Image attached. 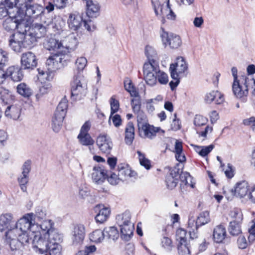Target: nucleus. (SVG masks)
<instances>
[{"label":"nucleus","mask_w":255,"mask_h":255,"mask_svg":"<svg viewBox=\"0 0 255 255\" xmlns=\"http://www.w3.org/2000/svg\"><path fill=\"white\" fill-rule=\"evenodd\" d=\"M28 244L31 243L36 253L44 254L49 252L50 255H60L61 246L52 237L45 236L39 231H30L27 234Z\"/></svg>","instance_id":"obj_1"},{"label":"nucleus","mask_w":255,"mask_h":255,"mask_svg":"<svg viewBox=\"0 0 255 255\" xmlns=\"http://www.w3.org/2000/svg\"><path fill=\"white\" fill-rule=\"evenodd\" d=\"M68 61V56L67 55L61 53L51 55L46 60L47 71H44L40 68L37 69L39 78L40 77L43 80L50 81L52 78L50 77L51 74L67 65Z\"/></svg>","instance_id":"obj_2"},{"label":"nucleus","mask_w":255,"mask_h":255,"mask_svg":"<svg viewBox=\"0 0 255 255\" xmlns=\"http://www.w3.org/2000/svg\"><path fill=\"white\" fill-rule=\"evenodd\" d=\"M35 227L37 225L35 224L34 221V214L28 213L19 219L15 224L14 228L9 231H7V236L12 237L14 234H28L30 231H34Z\"/></svg>","instance_id":"obj_3"},{"label":"nucleus","mask_w":255,"mask_h":255,"mask_svg":"<svg viewBox=\"0 0 255 255\" xmlns=\"http://www.w3.org/2000/svg\"><path fill=\"white\" fill-rule=\"evenodd\" d=\"M12 12L16 11V13L13 15L8 16L2 23L3 28L7 31H10L17 29V31L20 30L22 27H26L24 21V12L22 8H19L18 6H15L12 9L9 8Z\"/></svg>","instance_id":"obj_4"},{"label":"nucleus","mask_w":255,"mask_h":255,"mask_svg":"<svg viewBox=\"0 0 255 255\" xmlns=\"http://www.w3.org/2000/svg\"><path fill=\"white\" fill-rule=\"evenodd\" d=\"M6 242L8 244L12 255H23L25 246L28 244V238L26 234H14L12 237L7 236L5 233Z\"/></svg>","instance_id":"obj_5"},{"label":"nucleus","mask_w":255,"mask_h":255,"mask_svg":"<svg viewBox=\"0 0 255 255\" xmlns=\"http://www.w3.org/2000/svg\"><path fill=\"white\" fill-rule=\"evenodd\" d=\"M179 178H180L181 182L185 185L190 186L192 188L194 187L193 184L188 182V181H191V179L189 173L183 172L181 174H180L179 169L175 168L171 170L170 173L166 176L165 182L167 188L170 190H172L175 188L178 183Z\"/></svg>","instance_id":"obj_6"},{"label":"nucleus","mask_w":255,"mask_h":255,"mask_svg":"<svg viewBox=\"0 0 255 255\" xmlns=\"http://www.w3.org/2000/svg\"><path fill=\"white\" fill-rule=\"evenodd\" d=\"M69 28L73 31L79 30L83 25L89 31H92L96 29V26L92 20H84L81 14L77 12L70 13L67 20Z\"/></svg>","instance_id":"obj_7"},{"label":"nucleus","mask_w":255,"mask_h":255,"mask_svg":"<svg viewBox=\"0 0 255 255\" xmlns=\"http://www.w3.org/2000/svg\"><path fill=\"white\" fill-rule=\"evenodd\" d=\"M67 108V100L62 99L57 106L52 118L51 126L54 131L58 132L60 130L62 126L63 119L66 116Z\"/></svg>","instance_id":"obj_8"},{"label":"nucleus","mask_w":255,"mask_h":255,"mask_svg":"<svg viewBox=\"0 0 255 255\" xmlns=\"http://www.w3.org/2000/svg\"><path fill=\"white\" fill-rule=\"evenodd\" d=\"M250 79L245 76L240 77L239 81H234L232 90L235 96L245 103L247 101Z\"/></svg>","instance_id":"obj_9"},{"label":"nucleus","mask_w":255,"mask_h":255,"mask_svg":"<svg viewBox=\"0 0 255 255\" xmlns=\"http://www.w3.org/2000/svg\"><path fill=\"white\" fill-rule=\"evenodd\" d=\"M188 69V65L185 58L182 56H178L176 58L175 62L170 65L169 71L171 77H184Z\"/></svg>","instance_id":"obj_10"},{"label":"nucleus","mask_w":255,"mask_h":255,"mask_svg":"<svg viewBox=\"0 0 255 255\" xmlns=\"http://www.w3.org/2000/svg\"><path fill=\"white\" fill-rule=\"evenodd\" d=\"M71 97L74 100H79L86 96L87 86L84 84L79 77H74L71 83Z\"/></svg>","instance_id":"obj_11"},{"label":"nucleus","mask_w":255,"mask_h":255,"mask_svg":"<svg viewBox=\"0 0 255 255\" xmlns=\"http://www.w3.org/2000/svg\"><path fill=\"white\" fill-rule=\"evenodd\" d=\"M161 29L162 33L160 36L165 46L168 45L170 48L177 49L181 45L182 40L179 35L173 33H168L164 31L163 28H161Z\"/></svg>","instance_id":"obj_12"},{"label":"nucleus","mask_w":255,"mask_h":255,"mask_svg":"<svg viewBox=\"0 0 255 255\" xmlns=\"http://www.w3.org/2000/svg\"><path fill=\"white\" fill-rule=\"evenodd\" d=\"M158 65H152L150 63H144L143 66V78L145 83L150 86L156 84V71Z\"/></svg>","instance_id":"obj_13"},{"label":"nucleus","mask_w":255,"mask_h":255,"mask_svg":"<svg viewBox=\"0 0 255 255\" xmlns=\"http://www.w3.org/2000/svg\"><path fill=\"white\" fill-rule=\"evenodd\" d=\"M38 59L35 54L30 51L23 53L20 58L21 68L24 70H32L37 65Z\"/></svg>","instance_id":"obj_14"},{"label":"nucleus","mask_w":255,"mask_h":255,"mask_svg":"<svg viewBox=\"0 0 255 255\" xmlns=\"http://www.w3.org/2000/svg\"><path fill=\"white\" fill-rule=\"evenodd\" d=\"M32 0H26L23 1V5L25 8V13H24V17L27 16L29 17L36 18L39 15H41V18L42 19L43 16L41 14L43 12V8L42 6L38 4H29L28 2ZM43 21L44 20H42Z\"/></svg>","instance_id":"obj_15"},{"label":"nucleus","mask_w":255,"mask_h":255,"mask_svg":"<svg viewBox=\"0 0 255 255\" xmlns=\"http://www.w3.org/2000/svg\"><path fill=\"white\" fill-rule=\"evenodd\" d=\"M96 143L103 153L109 154L113 147L111 138L107 134H100L97 138Z\"/></svg>","instance_id":"obj_16"},{"label":"nucleus","mask_w":255,"mask_h":255,"mask_svg":"<svg viewBox=\"0 0 255 255\" xmlns=\"http://www.w3.org/2000/svg\"><path fill=\"white\" fill-rule=\"evenodd\" d=\"M22 36V34L19 32V30L9 36L8 45L13 51L20 52L22 48L24 47Z\"/></svg>","instance_id":"obj_17"},{"label":"nucleus","mask_w":255,"mask_h":255,"mask_svg":"<svg viewBox=\"0 0 255 255\" xmlns=\"http://www.w3.org/2000/svg\"><path fill=\"white\" fill-rule=\"evenodd\" d=\"M251 188L247 181L243 180L237 182L235 187L231 190V192L234 196L242 198L248 196Z\"/></svg>","instance_id":"obj_18"},{"label":"nucleus","mask_w":255,"mask_h":255,"mask_svg":"<svg viewBox=\"0 0 255 255\" xmlns=\"http://www.w3.org/2000/svg\"><path fill=\"white\" fill-rule=\"evenodd\" d=\"M208 122V119L201 116V115H196L194 120V124L197 127H200L202 126H206L204 130L200 131L197 128L196 129L197 133L199 136L204 137L205 138L207 136V134L208 132H212L213 128L209 126H206Z\"/></svg>","instance_id":"obj_19"},{"label":"nucleus","mask_w":255,"mask_h":255,"mask_svg":"<svg viewBox=\"0 0 255 255\" xmlns=\"http://www.w3.org/2000/svg\"><path fill=\"white\" fill-rule=\"evenodd\" d=\"M31 161H26L22 165V174L18 178V181L19 184L21 189L23 192H26V184L28 182V174L31 170Z\"/></svg>","instance_id":"obj_20"},{"label":"nucleus","mask_w":255,"mask_h":255,"mask_svg":"<svg viewBox=\"0 0 255 255\" xmlns=\"http://www.w3.org/2000/svg\"><path fill=\"white\" fill-rule=\"evenodd\" d=\"M159 129V128L154 127L148 123H145L138 128L140 136L149 139L154 138Z\"/></svg>","instance_id":"obj_21"},{"label":"nucleus","mask_w":255,"mask_h":255,"mask_svg":"<svg viewBox=\"0 0 255 255\" xmlns=\"http://www.w3.org/2000/svg\"><path fill=\"white\" fill-rule=\"evenodd\" d=\"M42 234L52 237L55 240H60L59 235L56 233L53 228V223L50 220H44L40 225Z\"/></svg>","instance_id":"obj_22"},{"label":"nucleus","mask_w":255,"mask_h":255,"mask_svg":"<svg viewBox=\"0 0 255 255\" xmlns=\"http://www.w3.org/2000/svg\"><path fill=\"white\" fill-rule=\"evenodd\" d=\"M45 25L40 23H34L29 28V30L32 34L35 35L37 38H40L45 36L46 33V26H48L51 22V19H48L47 21H44Z\"/></svg>","instance_id":"obj_23"},{"label":"nucleus","mask_w":255,"mask_h":255,"mask_svg":"<svg viewBox=\"0 0 255 255\" xmlns=\"http://www.w3.org/2000/svg\"><path fill=\"white\" fill-rule=\"evenodd\" d=\"M14 224L13 216L11 213L4 214L0 216V231L5 230L9 231L14 228Z\"/></svg>","instance_id":"obj_24"},{"label":"nucleus","mask_w":255,"mask_h":255,"mask_svg":"<svg viewBox=\"0 0 255 255\" xmlns=\"http://www.w3.org/2000/svg\"><path fill=\"white\" fill-rule=\"evenodd\" d=\"M23 70L21 66H10L6 70L7 77H9L14 82L20 81L23 78Z\"/></svg>","instance_id":"obj_25"},{"label":"nucleus","mask_w":255,"mask_h":255,"mask_svg":"<svg viewBox=\"0 0 255 255\" xmlns=\"http://www.w3.org/2000/svg\"><path fill=\"white\" fill-rule=\"evenodd\" d=\"M86 7V14L89 17L95 18L99 15L100 6L97 1L87 0Z\"/></svg>","instance_id":"obj_26"},{"label":"nucleus","mask_w":255,"mask_h":255,"mask_svg":"<svg viewBox=\"0 0 255 255\" xmlns=\"http://www.w3.org/2000/svg\"><path fill=\"white\" fill-rule=\"evenodd\" d=\"M85 237V228L82 225H78L74 228L72 239L74 244H80Z\"/></svg>","instance_id":"obj_27"},{"label":"nucleus","mask_w":255,"mask_h":255,"mask_svg":"<svg viewBox=\"0 0 255 255\" xmlns=\"http://www.w3.org/2000/svg\"><path fill=\"white\" fill-rule=\"evenodd\" d=\"M63 48L68 50H74L77 47L78 43V39L74 33H71L62 40Z\"/></svg>","instance_id":"obj_28"},{"label":"nucleus","mask_w":255,"mask_h":255,"mask_svg":"<svg viewBox=\"0 0 255 255\" xmlns=\"http://www.w3.org/2000/svg\"><path fill=\"white\" fill-rule=\"evenodd\" d=\"M107 178L106 171L101 167H94L92 173V179L97 184L103 183Z\"/></svg>","instance_id":"obj_29"},{"label":"nucleus","mask_w":255,"mask_h":255,"mask_svg":"<svg viewBox=\"0 0 255 255\" xmlns=\"http://www.w3.org/2000/svg\"><path fill=\"white\" fill-rule=\"evenodd\" d=\"M205 100L208 104L215 101L216 104L219 105L224 102V98L223 95L218 91H213L207 94Z\"/></svg>","instance_id":"obj_30"},{"label":"nucleus","mask_w":255,"mask_h":255,"mask_svg":"<svg viewBox=\"0 0 255 255\" xmlns=\"http://www.w3.org/2000/svg\"><path fill=\"white\" fill-rule=\"evenodd\" d=\"M96 208L99 209L98 214L95 217V220L97 223L100 224L105 222L109 217L110 210L107 207H105L103 205H99L96 206Z\"/></svg>","instance_id":"obj_31"},{"label":"nucleus","mask_w":255,"mask_h":255,"mask_svg":"<svg viewBox=\"0 0 255 255\" xmlns=\"http://www.w3.org/2000/svg\"><path fill=\"white\" fill-rule=\"evenodd\" d=\"M21 110V107L19 105L8 106L5 110V115L6 117L14 120H17L20 117Z\"/></svg>","instance_id":"obj_32"},{"label":"nucleus","mask_w":255,"mask_h":255,"mask_svg":"<svg viewBox=\"0 0 255 255\" xmlns=\"http://www.w3.org/2000/svg\"><path fill=\"white\" fill-rule=\"evenodd\" d=\"M213 236L215 242L217 243H222L226 236L225 227L222 225L217 226L214 230Z\"/></svg>","instance_id":"obj_33"},{"label":"nucleus","mask_w":255,"mask_h":255,"mask_svg":"<svg viewBox=\"0 0 255 255\" xmlns=\"http://www.w3.org/2000/svg\"><path fill=\"white\" fill-rule=\"evenodd\" d=\"M19 31L22 34V39H23V43L24 47H31L35 44L37 38L35 35L32 34L29 30H28V32H26V29L24 30H19Z\"/></svg>","instance_id":"obj_34"},{"label":"nucleus","mask_w":255,"mask_h":255,"mask_svg":"<svg viewBox=\"0 0 255 255\" xmlns=\"http://www.w3.org/2000/svg\"><path fill=\"white\" fill-rule=\"evenodd\" d=\"M120 227L121 237L125 241H129L133 235L134 229L133 223L124 225Z\"/></svg>","instance_id":"obj_35"},{"label":"nucleus","mask_w":255,"mask_h":255,"mask_svg":"<svg viewBox=\"0 0 255 255\" xmlns=\"http://www.w3.org/2000/svg\"><path fill=\"white\" fill-rule=\"evenodd\" d=\"M134 138V128L132 122H128L125 128V141L127 144H132Z\"/></svg>","instance_id":"obj_36"},{"label":"nucleus","mask_w":255,"mask_h":255,"mask_svg":"<svg viewBox=\"0 0 255 255\" xmlns=\"http://www.w3.org/2000/svg\"><path fill=\"white\" fill-rule=\"evenodd\" d=\"M145 54L148 60L145 63H150L153 65H158L156 61L157 53L154 48L149 45L146 46L145 48Z\"/></svg>","instance_id":"obj_37"},{"label":"nucleus","mask_w":255,"mask_h":255,"mask_svg":"<svg viewBox=\"0 0 255 255\" xmlns=\"http://www.w3.org/2000/svg\"><path fill=\"white\" fill-rule=\"evenodd\" d=\"M192 146L194 147V150L202 157L207 156L215 147L214 144H210L206 146L192 144Z\"/></svg>","instance_id":"obj_38"},{"label":"nucleus","mask_w":255,"mask_h":255,"mask_svg":"<svg viewBox=\"0 0 255 255\" xmlns=\"http://www.w3.org/2000/svg\"><path fill=\"white\" fill-rule=\"evenodd\" d=\"M17 92L21 96L28 98L32 94V89L25 83L19 84L16 87Z\"/></svg>","instance_id":"obj_39"},{"label":"nucleus","mask_w":255,"mask_h":255,"mask_svg":"<svg viewBox=\"0 0 255 255\" xmlns=\"http://www.w3.org/2000/svg\"><path fill=\"white\" fill-rule=\"evenodd\" d=\"M80 144L85 146L93 145L95 142L89 133H79L77 137Z\"/></svg>","instance_id":"obj_40"},{"label":"nucleus","mask_w":255,"mask_h":255,"mask_svg":"<svg viewBox=\"0 0 255 255\" xmlns=\"http://www.w3.org/2000/svg\"><path fill=\"white\" fill-rule=\"evenodd\" d=\"M131 215L129 212L126 211L122 215H119L116 217V220L119 226L124 225L131 224L130 222Z\"/></svg>","instance_id":"obj_41"},{"label":"nucleus","mask_w":255,"mask_h":255,"mask_svg":"<svg viewBox=\"0 0 255 255\" xmlns=\"http://www.w3.org/2000/svg\"><path fill=\"white\" fill-rule=\"evenodd\" d=\"M200 226L196 225V222L193 219L190 218L188 221V232L190 238L194 239L198 237V228Z\"/></svg>","instance_id":"obj_42"},{"label":"nucleus","mask_w":255,"mask_h":255,"mask_svg":"<svg viewBox=\"0 0 255 255\" xmlns=\"http://www.w3.org/2000/svg\"><path fill=\"white\" fill-rule=\"evenodd\" d=\"M105 237L113 240H117L119 236L118 230L115 227H106L104 230Z\"/></svg>","instance_id":"obj_43"},{"label":"nucleus","mask_w":255,"mask_h":255,"mask_svg":"<svg viewBox=\"0 0 255 255\" xmlns=\"http://www.w3.org/2000/svg\"><path fill=\"white\" fill-rule=\"evenodd\" d=\"M90 239L95 243L101 242L105 238L104 231L101 230H96L90 234Z\"/></svg>","instance_id":"obj_44"},{"label":"nucleus","mask_w":255,"mask_h":255,"mask_svg":"<svg viewBox=\"0 0 255 255\" xmlns=\"http://www.w3.org/2000/svg\"><path fill=\"white\" fill-rule=\"evenodd\" d=\"M228 231L231 235L238 236L241 233V228L240 223L236 221L230 222Z\"/></svg>","instance_id":"obj_45"},{"label":"nucleus","mask_w":255,"mask_h":255,"mask_svg":"<svg viewBox=\"0 0 255 255\" xmlns=\"http://www.w3.org/2000/svg\"><path fill=\"white\" fill-rule=\"evenodd\" d=\"M156 83L158 82L161 85H166L168 82V75L164 72L161 71L159 67L156 71Z\"/></svg>","instance_id":"obj_46"},{"label":"nucleus","mask_w":255,"mask_h":255,"mask_svg":"<svg viewBox=\"0 0 255 255\" xmlns=\"http://www.w3.org/2000/svg\"><path fill=\"white\" fill-rule=\"evenodd\" d=\"M210 221L209 213L208 211H204L201 213L196 220L197 226H202Z\"/></svg>","instance_id":"obj_47"},{"label":"nucleus","mask_w":255,"mask_h":255,"mask_svg":"<svg viewBox=\"0 0 255 255\" xmlns=\"http://www.w3.org/2000/svg\"><path fill=\"white\" fill-rule=\"evenodd\" d=\"M152 4L154 8V12L156 15H158L159 14L158 10L160 9L161 14L162 15L161 21L163 23H164L165 22V19L164 17V14L166 13L163 10V7H165L164 4H161V2L158 0L154 1H152Z\"/></svg>","instance_id":"obj_48"},{"label":"nucleus","mask_w":255,"mask_h":255,"mask_svg":"<svg viewBox=\"0 0 255 255\" xmlns=\"http://www.w3.org/2000/svg\"><path fill=\"white\" fill-rule=\"evenodd\" d=\"M161 245L167 252H171L173 247L171 239L166 236H163L161 239Z\"/></svg>","instance_id":"obj_49"},{"label":"nucleus","mask_w":255,"mask_h":255,"mask_svg":"<svg viewBox=\"0 0 255 255\" xmlns=\"http://www.w3.org/2000/svg\"><path fill=\"white\" fill-rule=\"evenodd\" d=\"M51 90V86L49 84H46L39 88V91L36 95V98L39 100L43 96L47 94Z\"/></svg>","instance_id":"obj_50"},{"label":"nucleus","mask_w":255,"mask_h":255,"mask_svg":"<svg viewBox=\"0 0 255 255\" xmlns=\"http://www.w3.org/2000/svg\"><path fill=\"white\" fill-rule=\"evenodd\" d=\"M137 153L138 155L140 164L144 166L146 169L149 170L151 167L150 161L145 158L144 154L140 151H137Z\"/></svg>","instance_id":"obj_51"},{"label":"nucleus","mask_w":255,"mask_h":255,"mask_svg":"<svg viewBox=\"0 0 255 255\" xmlns=\"http://www.w3.org/2000/svg\"><path fill=\"white\" fill-rule=\"evenodd\" d=\"M133 174L134 172L130 169L128 167H122L119 170L118 176L123 179V178L126 179L128 177H132L134 176Z\"/></svg>","instance_id":"obj_52"},{"label":"nucleus","mask_w":255,"mask_h":255,"mask_svg":"<svg viewBox=\"0 0 255 255\" xmlns=\"http://www.w3.org/2000/svg\"><path fill=\"white\" fill-rule=\"evenodd\" d=\"M178 251L180 255H190V254L189 247L187 242L179 243Z\"/></svg>","instance_id":"obj_53"},{"label":"nucleus","mask_w":255,"mask_h":255,"mask_svg":"<svg viewBox=\"0 0 255 255\" xmlns=\"http://www.w3.org/2000/svg\"><path fill=\"white\" fill-rule=\"evenodd\" d=\"M111 105V118L112 116L117 112L119 110L120 104L118 100H116L114 96L110 99Z\"/></svg>","instance_id":"obj_54"},{"label":"nucleus","mask_w":255,"mask_h":255,"mask_svg":"<svg viewBox=\"0 0 255 255\" xmlns=\"http://www.w3.org/2000/svg\"><path fill=\"white\" fill-rule=\"evenodd\" d=\"M186 231L182 229H178L176 231V235L177 240L179 241V243H186Z\"/></svg>","instance_id":"obj_55"},{"label":"nucleus","mask_w":255,"mask_h":255,"mask_svg":"<svg viewBox=\"0 0 255 255\" xmlns=\"http://www.w3.org/2000/svg\"><path fill=\"white\" fill-rule=\"evenodd\" d=\"M166 7H165L164 8L163 7V10L165 12L167 11H169V13L166 14L167 18L168 19L174 20L176 19V15L171 8L169 0H166Z\"/></svg>","instance_id":"obj_56"},{"label":"nucleus","mask_w":255,"mask_h":255,"mask_svg":"<svg viewBox=\"0 0 255 255\" xmlns=\"http://www.w3.org/2000/svg\"><path fill=\"white\" fill-rule=\"evenodd\" d=\"M8 53L0 49V67H3L8 62Z\"/></svg>","instance_id":"obj_57"},{"label":"nucleus","mask_w":255,"mask_h":255,"mask_svg":"<svg viewBox=\"0 0 255 255\" xmlns=\"http://www.w3.org/2000/svg\"><path fill=\"white\" fill-rule=\"evenodd\" d=\"M87 63V60L86 58L81 57L77 59L75 64L79 71H82Z\"/></svg>","instance_id":"obj_58"},{"label":"nucleus","mask_w":255,"mask_h":255,"mask_svg":"<svg viewBox=\"0 0 255 255\" xmlns=\"http://www.w3.org/2000/svg\"><path fill=\"white\" fill-rule=\"evenodd\" d=\"M137 114V121L138 123V127H141V125L145 124V123H147L146 121V116L145 113L141 111Z\"/></svg>","instance_id":"obj_59"},{"label":"nucleus","mask_w":255,"mask_h":255,"mask_svg":"<svg viewBox=\"0 0 255 255\" xmlns=\"http://www.w3.org/2000/svg\"><path fill=\"white\" fill-rule=\"evenodd\" d=\"M249 233L250 234L248 237L249 241L253 242L255 241V219L253 220L252 225L249 229Z\"/></svg>","instance_id":"obj_60"},{"label":"nucleus","mask_w":255,"mask_h":255,"mask_svg":"<svg viewBox=\"0 0 255 255\" xmlns=\"http://www.w3.org/2000/svg\"><path fill=\"white\" fill-rule=\"evenodd\" d=\"M50 48L52 50L59 49L63 47L62 40L59 41L55 39H51L49 41Z\"/></svg>","instance_id":"obj_61"},{"label":"nucleus","mask_w":255,"mask_h":255,"mask_svg":"<svg viewBox=\"0 0 255 255\" xmlns=\"http://www.w3.org/2000/svg\"><path fill=\"white\" fill-rule=\"evenodd\" d=\"M243 124L251 126L253 130L255 131V117H252L243 120Z\"/></svg>","instance_id":"obj_62"},{"label":"nucleus","mask_w":255,"mask_h":255,"mask_svg":"<svg viewBox=\"0 0 255 255\" xmlns=\"http://www.w3.org/2000/svg\"><path fill=\"white\" fill-rule=\"evenodd\" d=\"M238 247L240 249H244L248 246V243L244 236H240L237 240Z\"/></svg>","instance_id":"obj_63"},{"label":"nucleus","mask_w":255,"mask_h":255,"mask_svg":"<svg viewBox=\"0 0 255 255\" xmlns=\"http://www.w3.org/2000/svg\"><path fill=\"white\" fill-rule=\"evenodd\" d=\"M96 250V248L95 246H90L86 247L84 252L80 251L76 255H88L90 253L95 252Z\"/></svg>","instance_id":"obj_64"}]
</instances>
